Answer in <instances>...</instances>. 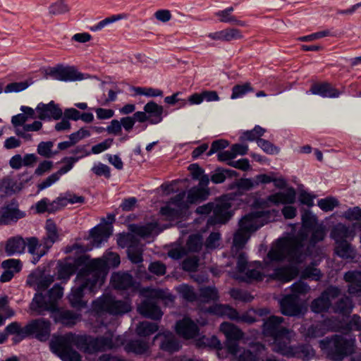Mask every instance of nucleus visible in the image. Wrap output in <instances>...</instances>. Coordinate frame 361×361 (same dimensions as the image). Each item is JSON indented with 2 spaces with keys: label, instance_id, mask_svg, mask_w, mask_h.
Instances as JSON below:
<instances>
[{
  "label": "nucleus",
  "instance_id": "nucleus-7",
  "mask_svg": "<svg viewBox=\"0 0 361 361\" xmlns=\"http://www.w3.org/2000/svg\"><path fill=\"white\" fill-rule=\"evenodd\" d=\"M92 309L98 314L118 315L128 312L130 305L127 301L116 300L111 295L104 294L92 302Z\"/></svg>",
  "mask_w": 361,
  "mask_h": 361
},
{
  "label": "nucleus",
  "instance_id": "nucleus-41",
  "mask_svg": "<svg viewBox=\"0 0 361 361\" xmlns=\"http://www.w3.org/2000/svg\"><path fill=\"white\" fill-rule=\"evenodd\" d=\"M200 298L202 301L209 302L218 300L219 295L214 286H204L200 288Z\"/></svg>",
  "mask_w": 361,
  "mask_h": 361
},
{
  "label": "nucleus",
  "instance_id": "nucleus-9",
  "mask_svg": "<svg viewBox=\"0 0 361 361\" xmlns=\"http://www.w3.org/2000/svg\"><path fill=\"white\" fill-rule=\"evenodd\" d=\"M44 74L47 78H51L63 82H73L82 80L87 78L85 75L79 71L74 66L57 65L54 67H49L44 69Z\"/></svg>",
  "mask_w": 361,
  "mask_h": 361
},
{
  "label": "nucleus",
  "instance_id": "nucleus-37",
  "mask_svg": "<svg viewBox=\"0 0 361 361\" xmlns=\"http://www.w3.org/2000/svg\"><path fill=\"white\" fill-rule=\"evenodd\" d=\"M353 307L352 299L348 296H343L334 304V310L336 313L347 315L352 312Z\"/></svg>",
  "mask_w": 361,
  "mask_h": 361
},
{
  "label": "nucleus",
  "instance_id": "nucleus-59",
  "mask_svg": "<svg viewBox=\"0 0 361 361\" xmlns=\"http://www.w3.org/2000/svg\"><path fill=\"white\" fill-rule=\"evenodd\" d=\"M178 292L181 296L188 301L196 300V294L193 289L188 285H182L178 288Z\"/></svg>",
  "mask_w": 361,
  "mask_h": 361
},
{
  "label": "nucleus",
  "instance_id": "nucleus-46",
  "mask_svg": "<svg viewBox=\"0 0 361 361\" xmlns=\"http://www.w3.org/2000/svg\"><path fill=\"white\" fill-rule=\"evenodd\" d=\"M76 271V267L73 263H61L58 267V278L68 279Z\"/></svg>",
  "mask_w": 361,
  "mask_h": 361
},
{
  "label": "nucleus",
  "instance_id": "nucleus-14",
  "mask_svg": "<svg viewBox=\"0 0 361 361\" xmlns=\"http://www.w3.org/2000/svg\"><path fill=\"white\" fill-rule=\"evenodd\" d=\"M341 290L336 286H331L324 290L319 297L312 300L310 309L315 313H322L328 311L331 305V300L337 298Z\"/></svg>",
  "mask_w": 361,
  "mask_h": 361
},
{
  "label": "nucleus",
  "instance_id": "nucleus-6",
  "mask_svg": "<svg viewBox=\"0 0 361 361\" xmlns=\"http://www.w3.org/2000/svg\"><path fill=\"white\" fill-rule=\"evenodd\" d=\"M121 263L120 257L116 252H108L102 258H95L87 262L84 269L102 285L107 274L108 267H116Z\"/></svg>",
  "mask_w": 361,
  "mask_h": 361
},
{
  "label": "nucleus",
  "instance_id": "nucleus-32",
  "mask_svg": "<svg viewBox=\"0 0 361 361\" xmlns=\"http://www.w3.org/2000/svg\"><path fill=\"white\" fill-rule=\"evenodd\" d=\"M111 235V231L110 228L106 226H95L90 231V236L93 240V243L97 247L103 242L106 241Z\"/></svg>",
  "mask_w": 361,
  "mask_h": 361
},
{
  "label": "nucleus",
  "instance_id": "nucleus-26",
  "mask_svg": "<svg viewBox=\"0 0 361 361\" xmlns=\"http://www.w3.org/2000/svg\"><path fill=\"white\" fill-rule=\"evenodd\" d=\"M158 338H161L160 348L164 351L173 353L178 351L180 348V344L176 336L169 331L158 334L154 340Z\"/></svg>",
  "mask_w": 361,
  "mask_h": 361
},
{
  "label": "nucleus",
  "instance_id": "nucleus-29",
  "mask_svg": "<svg viewBox=\"0 0 361 361\" xmlns=\"http://www.w3.org/2000/svg\"><path fill=\"white\" fill-rule=\"evenodd\" d=\"M355 235V232L353 228H350L349 226L341 223L336 224L331 232V237L336 243L346 240L347 238H353Z\"/></svg>",
  "mask_w": 361,
  "mask_h": 361
},
{
  "label": "nucleus",
  "instance_id": "nucleus-22",
  "mask_svg": "<svg viewBox=\"0 0 361 361\" xmlns=\"http://www.w3.org/2000/svg\"><path fill=\"white\" fill-rule=\"evenodd\" d=\"M177 334L185 339H190L197 336L199 328L197 324L189 318H183L178 321L176 325Z\"/></svg>",
  "mask_w": 361,
  "mask_h": 361
},
{
  "label": "nucleus",
  "instance_id": "nucleus-3",
  "mask_svg": "<svg viewBox=\"0 0 361 361\" xmlns=\"http://www.w3.org/2000/svg\"><path fill=\"white\" fill-rule=\"evenodd\" d=\"M85 341L84 338L72 333L54 336L49 342L51 351L63 361H80V354L73 347L78 346Z\"/></svg>",
  "mask_w": 361,
  "mask_h": 361
},
{
  "label": "nucleus",
  "instance_id": "nucleus-20",
  "mask_svg": "<svg viewBox=\"0 0 361 361\" xmlns=\"http://www.w3.org/2000/svg\"><path fill=\"white\" fill-rule=\"evenodd\" d=\"M46 234L41 240V245L44 247L42 255H46L52 245L59 240V234L56 225L50 219L46 222Z\"/></svg>",
  "mask_w": 361,
  "mask_h": 361
},
{
  "label": "nucleus",
  "instance_id": "nucleus-16",
  "mask_svg": "<svg viewBox=\"0 0 361 361\" xmlns=\"http://www.w3.org/2000/svg\"><path fill=\"white\" fill-rule=\"evenodd\" d=\"M124 242L123 246L127 247V253L129 259L134 264L141 263L142 258V245L139 242L138 239L132 234H128L120 240L119 244Z\"/></svg>",
  "mask_w": 361,
  "mask_h": 361
},
{
  "label": "nucleus",
  "instance_id": "nucleus-10",
  "mask_svg": "<svg viewBox=\"0 0 361 361\" xmlns=\"http://www.w3.org/2000/svg\"><path fill=\"white\" fill-rule=\"evenodd\" d=\"M328 356L333 360H341L353 352V341L340 335L334 336L328 342Z\"/></svg>",
  "mask_w": 361,
  "mask_h": 361
},
{
  "label": "nucleus",
  "instance_id": "nucleus-60",
  "mask_svg": "<svg viewBox=\"0 0 361 361\" xmlns=\"http://www.w3.org/2000/svg\"><path fill=\"white\" fill-rule=\"evenodd\" d=\"M32 83L33 81L31 79H28L25 81L19 82H12L6 86L5 90H25V89L29 87Z\"/></svg>",
  "mask_w": 361,
  "mask_h": 361
},
{
  "label": "nucleus",
  "instance_id": "nucleus-40",
  "mask_svg": "<svg viewBox=\"0 0 361 361\" xmlns=\"http://www.w3.org/2000/svg\"><path fill=\"white\" fill-rule=\"evenodd\" d=\"M209 192L203 188L193 187L188 192V202L190 204L196 203L207 199Z\"/></svg>",
  "mask_w": 361,
  "mask_h": 361
},
{
  "label": "nucleus",
  "instance_id": "nucleus-11",
  "mask_svg": "<svg viewBox=\"0 0 361 361\" xmlns=\"http://www.w3.org/2000/svg\"><path fill=\"white\" fill-rule=\"evenodd\" d=\"M122 345H123V338L121 336L114 338L112 333L108 332L103 336L87 341L86 351L89 353H94L116 348Z\"/></svg>",
  "mask_w": 361,
  "mask_h": 361
},
{
  "label": "nucleus",
  "instance_id": "nucleus-35",
  "mask_svg": "<svg viewBox=\"0 0 361 361\" xmlns=\"http://www.w3.org/2000/svg\"><path fill=\"white\" fill-rule=\"evenodd\" d=\"M148 348V343L140 339L131 340L124 346V350L127 353H133L136 355H142L145 353Z\"/></svg>",
  "mask_w": 361,
  "mask_h": 361
},
{
  "label": "nucleus",
  "instance_id": "nucleus-25",
  "mask_svg": "<svg viewBox=\"0 0 361 361\" xmlns=\"http://www.w3.org/2000/svg\"><path fill=\"white\" fill-rule=\"evenodd\" d=\"M343 278L348 283L349 294L361 296V271H349L344 274Z\"/></svg>",
  "mask_w": 361,
  "mask_h": 361
},
{
  "label": "nucleus",
  "instance_id": "nucleus-56",
  "mask_svg": "<svg viewBox=\"0 0 361 361\" xmlns=\"http://www.w3.org/2000/svg\"><path fill=\"white\" fill-rule=\"evenodd\" d=\"M343 217L350 221H361V207H354L348 209L343 213Z\"/></svg>",
  "mask_w": 361,
  "mask_h": 361
},
{
  "label": "nucleus",
  "instance_id": "nucleus-54",
  "mask_svg": "<svg viewBox=\"0 0 361 361\" xmlns=\"http://www.w3.org/2000/svg\"><path fill=\"white\" fill-rule=\"evenodd\" d=\"M1 267L4 269L11 270L12 272L18 273L22 269V263L19 259H9L2 262Z\"/></svg>",
  "mask_w": 361,
  "mask_h": 361
},
{
  "label": "nucleus",
  "instance_id": "nucleus-39",
  "mask_svg": "<svg viewBox=\"0 0 361 361\" xmlns=\"http://www.w3.org/2000/svg\"><path fill=\"white\" fill-rule=\"evenodd\" d=\"M71 152L75 155V157H65L63 159L62 162L66 163V165L71 164V169L73 167L74 164L77 162L80 159L90 154V152L86 149V146L85 145L77 146Z\"/></svg>",
  "mask_w": 361,
  "mask_h": 361
},
{
  "label": "nucleus",
  "instance_id": "nucleus-36",
  "mask_svg": "<svg viewBox=\"0 0 361 361\" xmlns=\"http://www.w3.org/2000/svg\"><path fill=\"white\" fill-rule=\"evenodd\" d=\"M71 169V166L70 165H65L64 166L61 167L58 171L56 173H52L51 176L47 177L44 181H42L41 183H39L37 185V188L39 190H42L49 186H51L52 184L58 181L60 178V177L68 172Z\"/></svg>",
  "mask_w": 361,
  "mask_h": 361
},
{
  "label": "nucleus",
  "instance_id": "nucleus-24",
  "mask_svg": "<svg viewBox=\"0 0 361 361\" xmlns=\"http://www.w3.org/2000/svg\"><path fill=\"white\" fill-rule=\"evenodd\" d=\"M112 286L118 290H128L135 285L133 276L128 272H117L111 276Z\"/></svg>",
  "mask_w": 361,
  "mask_h": 361
},
{
  "label": "nucleus",
  "instance_id": "nucleus-30",
  "mask_svg": "<svg viewBox=\"0 0 361 361\" xmlns=\"http://www.w3.org/2000/svg\"><path fill=\"white\" fill-rule=\"evenodd\" d=\"M25 240L28 252L32 255V262L35 264L44 255H42L44 247L41 245V243H39V240L36 237L27 238Z\"/></svg>",
  "mask_w": 361,
  "mask_h": 361
},
{
  "label": "nucleus",
  "instance_id": "nucleus-27",
  "mask_svg": "<svg viewBox=\"0 0 361 361\" xmlns=\"http://www.w3.org/2000/svg\"><path fill=\"white\" fill-rule=\"evenodd\" d=\"M296 193L293 188H288L286 192H279L268 196L267 200L274 204H293L295 201Z\"/></svg>",
  "mask_w": 361,
  "mask_h": 361
},
{
  "label": "nucleus",
  "instance_id": "nucleus-55",
  "mask_svg": "<svg viewBox=\"0 0 361 361\" xmlns=\"http://www.w3.org/2000/svg\"><path fill=\"white\" fill-rule=\"evenodd\" d=\"M53 146L54 143L51 141L41 142L37 146V153L45 158H50L52 157Z\"/></svg>",
  "mask_w": 361,
  "mask_h": 361
},
{
  "label": "nucleus",
  "instance_id": "nucleus-58",
  "mask_svg": "<svg viewBox=\"0 0 361 361\" xmlns=\"http://www.w3.org/2000/svg\"><path fill=\"white\" fill-rule=\"evenodd\" d=\"M199 266V258L197 256L188 257L183 260L182 267L187 271H195Z\"/></svg>",
  "mask_w": 361,
  "mask_h": 361
},
{
  "label": "nucleus",
  "instance_id": "nucleus-13",
  "mask_svg": "<svg viewBox=\"0 0 361 361\" xmlns=\"http://www.w3.org/2000/svg\"><path fill=\"white\" fill-rule=\"evenodd\" d=\"M221 331L226 338V348L233 355H237L239 350L238 341L242 338L243 333L234 324L223 322L220 326Z\"/></svg>",
  "mask_w": 361,
  "mask_h": 361
},
{
  "label": "nucleus",
  "instance_id": "nucleus-47",
  "mask_svg": "<svg viewBox=\"0 0 361 361\" xmlns=\"http://www.w3.org/2000/svg\"><path fill=\"white\" fill-rule=\"evenodd\" d=\"M250 238V234L238 228L233 236V245L236 250L242 249Z\"/></svg>",
  "mask_w": 361,
  "mask_h": 361
},
{
  "label": "nucleus",
  "instance_id": "nucleus-2",
  "mask_svg": "<svg viewBox=\"0 0 361 361\" xmlns=\"http://www.w3.org/2000/svg\"><path fill=\"white\" fill-rule=\"evenodd\" d=\"M284 319L278 316H270L263 324V333L274 339L272 350L286 357H300L307 348L304 345H290V332L283 325Z\"/></svg>",
  "mask_w": 361,
  "mask_h": 361
},
{
  "label": "nucleus",
  "instance_id": "nucleus-44",
  "mask_svg": "<svg viewBox=\"0 0 361 361\" xmlns=\"http://www.w3.org/2000/svg\"><path fill=\"white\" fill-rule=\"evenodd\" d=\"M5 331L8 335H16L19 337V340H23L27 337L25 326L22 327L20 323L13 322L9 324L6 328Z\"/></svg>",
  "mask_w": 361,
  "mask_h": 361
},
{
  "label": "nucleus",
  "instance_id": "nucleus-64",
  "mask_svg": "<svg viewBox=\"0 0 361 361\" xmlns=\"http://www.w3.org/2000/svg\"><path fill=\"white\" fill-rule=\"evenodd\" d=\"M228 146V142L226 140L220 139L214 141L212 143L211 148L209 152L207 153V155L211 156L212 154L219 152L221 149H225Z\"/></svg>",
  "mask_w": 361,
  "mask_h": 361
},
{
  "label": "nucleus",
  "instance_id": "nucleus-53",
  "mask_svg": "<svg viewBox=\"0 0 361 361\" xmlns=\"http://www.w3.org/2000/svg\"><path fill=\"white\" fill-rule=\"evenodd\" d=\"M132 231L136 233L137 235L142 237H147L150 235L154 231V228L157 227V225L154 224H148L145 226H133Z\"/></svg>",
  "mask_w": 361,
  "mask_h": 361
},
{
  "label": "nucleus",
  "instance_id": "nucleus-5",
  "mask_svg": "<svg viewBox=\"0 0 361 361\" xmlns=\"http://www.w3.org/2000/svg\"><path fill=\"white\" fill-rule=\"evenodd\" d=\"M62 296L63 288L56 284L47 295L36 293L30 304V309L38 314H42L46 311L54 312L57 310V302Z\"/></svg>",
  "mask_w": 361,
  "mask_h": 361
},
{
  "label": "nucleus",
  "instance_id": "nucleus-28",
  "mask_svg": "<svg viewBox=\"0 0 361 361\" xmlns=\"http://www.w3.org/2000/svg\"><path fill=\"white\" fill-rule=\"evenodd\" d=\"M144 111L147 114L148 121L150 124H157L161 122L164 109L154 102L147 103L144 106Z\"/></svg>",
  "mask_w": 361,
  "mask_h": 361
},
{
  "label": "nucleus",
  "instance_id": "nucleus-19",
  "mask_svg": "<svg viewBox=\"0 0 361 361\" xmlns=\"http://www.w3.org/2000/svg\"><path fill=\"white\" fill-rule=\"evenodd\" d=\"M25 216V212L20 211L16 203L12 202L3 208L0 216V224L9 225L12 223H16Z\"/></svg>",
  "mask_w": 361,
  "mask_h": 361
},
{
  "label": "nucleus",
  "instance_id": "nucleus-8",
  "mask_svg": "<svg viewBox=\"0 0 361 361\" xmlns=\"http://www.w3.org/2000/svg\"><path fill=\"white\" fill-rule=\"evenodd\" d=\"M234 209L231 199L227 196L216 200L213 214L207 221L209 225L226 224L233 216Z\"/></svg>",
  "mask_w": 361,
  "mask_h": 361
},
{
  "label": "nucleus",
  "instance_id": "nucleus-21",
  "mask_svg": "<svg viewBox=\"0 0 361 361\" xmlns=\"http://www.w3.org/2000/svg\"><path fill=\"white\" fill-rule=\"evenodd\" d=\"M95 82L101 89L106 90H122L127 89L128 90H153L152 88L134 87L123 82H118L111 77L106 76L102 80L95 78Z\"/></svg>",
  "mask_w": 361,
  "mask_h": 361
},
{
  "label": "nucleus",
  "instance_id": "nucleus-45",
  "mask_svg": "<svg viewBox=\"0 0 361 361\" xmlns=\"http://www.w3.org/2000/svg\"><path fill=\"white\" fill-rule=\"evenodd\" d=\"M298 271L290 267H281L274 271L275 277L281 281H290L297 275Z\"/></svg>",
  "mask_w": 361,
  "mask_h": 361
},
{
  "label": "nucleus",
  "instance_id": "nucleus-31",
  "mask_svg": "<svg viewBox=\"0 0 361 361\" xmlns=\"http://www.w3.org/2000/svg\"><path fill=\"white\" fill-rule=\"evenodd\" d=\"M206 312L217 316H226L231 319L238 316V312L227 305L214 304L209 307Z\"/></svg>",
  "mask_w": 361,
  "mask_h": 361
},
{
  "label": "nucleus",
  "instance_id": "nucleus-15",
  "mask_svg": "<svg viewBox=\"0 0 361 361\" xmlns=\"http://www.w3.org/2000/svg\"><path fill=\"white\" fill-rule=\"evenodd\" d=\"M50 322L44 318L33 319L25 325L27 337L34 335L37 340L46 341L50 336Z\"/></svg>",
  "mask_w": 361,
  "mask_h": 361
},
{
  "label": "nucleus",
  "instance_id": "nucleus-63",
  "mask_svg": "<svg viewBox=\"0 0 361 361\" xmlns=\"http://www.w3.org/2000/svg\"><path fill=\"white\" fill-rule=\"evenodd\" d=\"M243 37L241 32L238 29L231 28L224 30V41L229 42Z\"/></svg>",
  "mask_w": 361,
  "mask_h": 361
},
{
  "label": "nucleus",
  "instance_id": "nucleus-52",
  "mask_svg": "<svg viewBox=\"0 0 361 361\" xmlns=\"http://www.w3.org/2000/svg\"><path fill=\"white\" fill-rule=\"evenodd\" d=\"M69 11L68 6L63 0H57L49 6V13L53 15H60Z\"/></svg>",
  "mask_w": 361,
  "mask_h": 361
},
{
  "label": "nucleus",
  "instance_id": "nucleus-43",
  "mask_svg": "<svg viewBox=\"0 0 361 361\" xmlns=\"http://www.w3.org/2000/svg\"><path fill=\"white\" fill-rule=\"evenodd\" d=\"M16 182L9 177H5L0 181V195H11L16 192Z\"/></svg>",
  "mask_w": 361,
  "mask_h": 361
},
{
  "label": "nucleus",
  "instance_id": "nucleus-49",
  "mask_svg": "<svg viewBox=\"0 0 361 361\" xmlns=\"http://www.w3.org/2000/svg\"><path fill=\"white\" fill-rule=\"evenodd\" d=\"M319 208L324 212H331L338 206V201L333 197L321 199L317 202Z\"/></svg>",
  "mask_w": 361,
  "mask_h": 361
},
{
  "label": "nucleus",
  "instance_id": "nucleus-61",
  "mask_svg": "<svg viewBox=\"0 0 361 361\" xmlns=\"http://www.w3.org/2000/svg\"><path fill=\"white\" fill-rule=\"evenodd\" d=\"M148 269L151 273L157 276H163L166 274V268L164 263L157 261L150 263Z\"/></svg>",
  "mask_w": 361,
  "mask_h": 361
},
{
  "label": "nucleus",
  "instance_id": "nucleus-62",
  "mask_svg": "<svg viewBox=\"0 0 361 361\" xmlns=\"http://www.w3.org/2000/svg\"><path fill=\"white\" fill-rule=\"evenodd\" d=\"M202 246L200 237L197 235H190L187 241V247L190 251L197 252Z\"/></svg>",
  "mask_w": 361,
  "mask_h": 361
},
{
  "label": "nucleus",
  "instance_id": "nucleus-51",
  "mask_svg": "<svg viewBox=\"0 0 361 361\" xmlns=\"http://www.w3.org/2000/svg\"><path fill=\"white\" fill-rule=\"evenodd\" d=\"M257 145L267 154H276L279 152L280 149L270 142L269 140L264 139L257 140Z\"/></svg>",
  "mask_w": 361,
  "mask_h": 361
},
{
  "label": "nucleus",
  "instance_id": "nucleus-50",
  "mask_svg": "<svg viewBox=\"0 0 361 361\" xmlns=\"http://www.w3.org/2000/svg\"><path fill=\"white\" fill-rule=\"evenodd\" d=\"M301 276L302 279H311L312 280L319 281L322 277L321 271L314 267L313 265H308L302 271Z\"/></svg>",
  "mask_w": 361,
  "mask_h": 361
},
{
  "label": "nucleus",
  "instance_id": "nucleus-4",
  "mask_svg": "<svg viewBox=\"0 0 361 361\" xmlns=\"http://www.w3.org/2000/svg\"><path fill=\"white\" fill-rule=\"evenodd\" d=\"M76 280L78 285L72 288L68 300L73 307L81 309L86 307V302L83 300L84 290L94 293L100 288L102 284L83 267L78 271Z\"/></svg>",
  "mask_w": 361,
  "mask_h": 361
},
{
  "label": "nucleus",
  "instance_id": "nucleus-42",
  "mask_svg": "<svg viewBox=\"0 0 361 361\" xmlns=\"http://www.w3.org/2000/svg\"><path fill=\"white\" fill-rule=\"evenodd\" d=\"M158 329V325L156 323L144 321L137 324L136 333L140 336H148L157 331Z\"/></svg>",
  "mask_w": 361,
  "mask_h": 361
},
{
  "label": "nucleus",
  "instance_id": "nucleus-33",
  "mask_svg": "<svg viewBox=\"0 0 361 361\" xmlns=\"http://www.w3.org/2000/svg\"><path fill=\"white\" fill-rule=\"evenodd\" d=\"M54 313V321L66 326H73L78 319V314L71 310L59 311L57 309Z\"/></svg>",
  "mask_w": 361,
  "mask_h": 361
},
{
  "label": "nucleus",
  "instance_id": "nucleus-34",
  "mask_svg": "<svg viewBox=\"0 0 361 361\" xmlns=\"http://www.w3.org/2000/svg\"><path fill=\"white\" fill-rule=\"evenodd\" d=\"M25 248V239L21 237H16L8 240L5 250L8 255H12L15 253H22Z\"/></svg>",
  "mask_w": 361,
  "mask_h": 361
},
{
  "label": "nucleus",
  "instance_id": "nucleus-1",
  "mask_svg": "<svg viewBox=\"0 0 361 361\" xmlns=\"http://www.w3.org/2000/svg\"><path fill=\"white\" fill-rule=\"evenodd\" d=\"M326 236V229L323 225H317L312 228L309 245L305 247V241L307 235L300 233L294 238L279 239L273 245L267 254L270 261L279 262L285 259L290 262L301 263L307 255L312 254L315 245L322 241Z\"/></svg>",
  "mask_w": 361,
  "mask_h": 361
},
{
  "label": "nucleus",
  "instance_id": "nucleus-18",
  "mask_svg": "<svg viewBox=\"0 0 361 361\" xmlns=\"http://www.w3.org/2000/svg\"><path fill=\"white\" fill-rule=\"evenodd\" d=\"M280 308L282 314L286 316H298L302 312L299 297L295 294L285 295L280 301Z\"/></svg>",
  "mask_w": 361,
  "mask_h": 361
},
{
  "label": "nucleus",
  "instance_id": "nucleus-57",
  "mask_svg": "<svg viewBox=\"0 0 361 361\" xmlns=\"http://www.w3.org/2000/svg\"><path fill=\"white\" fill-rule=\"evenodd\" d=\"M290 288L292 291L291 294H295L298 297L300 295H305L310 290L309 285L302 281L294 283L291 286Z\"/></svg>",
  "mask_w": 361,
  "mask_h": 361
},
{
  "label": "nucleus",
  "instance_id": "nucleus-48",
  "mask_svg": "<svg viewBox=\"0 0 361 361\" xmlns=\"http://www.w3.org/2000/svg\"><path fill=\"white\" fill-rule=\"evenodd\" d=\"M125 17L123 14L113 15L110 17L106 18L105 19L99 21L98 23L90 27L92 31H98L103 29L106 25L113 23L117 20H121Z\"/></svg>",
  "mask_w": 361,
  "mask_h": 361
},
{
  "label": "nucleus",
  "instance_id": "nucleus-38",
  "mask_svg": "<svg viewBox=\"0 0 361 361\" xmlns=\"http://www.w3.org/2000/svg\"><path fill=\"white\" fill-rule=\"evenodd\" d=\"M335 252L336 255L343 259H354L355 252L352 245L347 240L336 243Z\"/></svg>",
  "mask_w": 361,
  "mask_h": 361
},
{
  "label": "nucleus",
  "instance_id": "nucleus-17",
  "mask_svg": "<svg viewBox=\"0 0 361 361\" xmlns=\"http://www.w3.org/2000/svg\"><path fill=\"white\" fill-rule=\"evenodd\" d=\"M268 213L269 212L258 211L244 216L239 221V228L249 234L255 232L263 226L260 219Z\"/></svg>",
  "mask_w": 361,
  "mask_h": 361
},
{
  "label": "nucleus",
  "instance_id": "nucleus-12",
  "mask_svg": "<svg viewBox=\"0 0 361 361\" xmlns=\"http://www.w3.org/2000/svg\"><path fill=\"white\" fill-rule=\"evenodd\" d=\"M150 298H146L137 307V311L145 317L152 319H160L162 312L158 305L157 300L164 297V292L160 289L153 290Z\"/></svg>",
  "mask_w": 361,
  "mask_h": 361
},
{
  "label": "nucleus",
  "instance_id": "nucleus-23",
  "mask_svg": "<svg viewBox=\"0 0 361 361\" xmlns=\"http://www.w3.org/2000/svg\"><path fill=\"white\" fill-rule=\"evenodd\" d=\"M36 111L38 114V118L41 120H45L47 118L58 120L63 114L61 109L55 105L53 102H51L48 104H39Z\"/></svg>",
  "mask_w": 361,
  "mask_h": 361
}]
</instances>
